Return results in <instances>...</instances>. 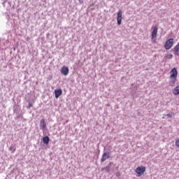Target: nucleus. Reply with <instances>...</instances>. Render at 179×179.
Segmentation results:
<instances>
[{
  "label": "nucleus",
  "mask_w": 179,
  "mask_h": 179,
  "mask_svg": "<svg viewBox=\"0 0 179 179\" xmlns=\"http://www.w3.org/2000/svg\"><path fill=\"white\" fill-rule=\"evenodd\" d=\"M178 76V71H177V68L174 67L170 71L171 81L169 83V86H174V85H176V82H177Z\"/></svg>",
  "instance_id": "1"
},
{
  "label": "nucleus",
  "mask_w": 179,
  "mask_h": 179,
  "mask_svg": "<svg viewBox=\"0 0 179 179\" xmlns=\"http://www.w3.org/2000/svg\"><path fill=\"white\" fill-rule=\"evenodd\" d=\"M157 25H155L154 27H152V31L151 34V38L152 40H153L154 43H156V37H157Z\"/></svg>",
  "instance_id": "2"
},
{
  "label": "nucleus",
  "mask_w": 179,
  "mask_h": 179,
  "mask_svg": "<svg viewBox=\"0 0 179 179\" xmlns=\"http://www.w3.org/2000/svg\"><path fill=\"white\" fill-rule=\"evenodd\" d=\"M173 45H174V39L170 38L166 41L165 45H164V48H165V50H170V48H171V47H173Z\"/></svg>",
  "instance_id": "3"
},
{
  "label": "nucleus",
  "mask_w": 179,
  "mask_h": 179,
  "mask_svg": "<svg viewBox=\"0 0 179 179\" xmlns=\"http://www.w3.org/2000/svg\"><path fill=\"white\" fill-rule=\"evenodd\" d=\"M135 171L138 174V177H141L146 171V167L138 166L136 169Z\"/></svg>",
  "instance_id": "4"
},
{
  "label": "nucleus",
  "mask_w": 179,
  "mask_h": 179,
  "mask_svg": "<svg viewBox=\"0 0 179 179\" xmlns=\"http://www.w3.org/2000/svg\"><path fill=\"white\" fill-rule=\"evenodd\" d=\"M117 21L118 26L121 25V22H122V11L121 10L117 13Z\"/></svg>",
  "instance_id": "5"
},
{
  "label": "nucleus",
  "mask_w": 179,
  "mask_h": 179,
  "mask_svg": "<svg viewBox=\"0 0 179 179\" xmlns=\"http://www.w3.org/2000/svg\"><path fill=\"white\" fill-rule=\"evenodd\" d=\"M60 72L62 75L66 76V75L69 73V69L66 66H63L62 67Z\"/></svg>",
  "instance_id": "6"
},
{
  "label": "nucleus",
  "mask_w": 179,
  "mask_h": 179,
  "mask_svg": "<svg viewBox=\"0 0 179 179\" xmlns=\"http://www.w3.org/2000/svg\"><path fill=\"white\" fill-rule=\"evenodd\" d=\"M110 152H104L101 158V162L103 163V162H106L107 159H110Z\"/></svg>",
  "instance_id": "7"
},
{
  "label": "nucleus",
  "mask_w": 179,
  "mask_h": 179,
  "mask_svg": "<svg viewBox=\"0 0 179 179\" xmlns=\"http://www.w3.org/2000/svg\"><path fill=\"white\" fill-rule=\"evenodd\" d=\"M40 127L41 129H45L47 124H45V120L42 119L40 122Z\"/></svg>",
  "instance_id": "8"
},
{
  "label": "nucleus",
  "mask_w": 179,
  "mask_h": 179,
  "mask_svg": "<svg viewBox=\"0 0 179 179\" xmlns=\"http://www.w3.org/2000/svg\"><path fill=\"white\" fill-rule=\"evenodd\" d=\"M61 94H62V90L59 89L55 90V96L56 99H58Z\"/></svg>",
  "instance_id": "9"
},
{
  "label": "nucleus",
  "mask_w": 179,
  "mask_h": 179,
  "mask_svg": "<svg viewBox=\"0 0 179 179\" xmlns=\"http://www.w3.org/2000/svg\"><path fill=\"white\" fill-rule=\"evenodd\" d=\"M173 50L175 55H178V57H179V43L174 47Z\"/></svg>",
  "instance_id": "10"
},
{
  "label": "nucleus",
  "mask_w": 179,
  "mask_h": 179,
  "mask_svg": "<svg viewBox=\"0 0 179 179\" xmlns=\"http://www.w3.org/2000/svg\"><path fill=\"white\" fill-rule=\"evenodd\" d=\"M173 94H174V96H178L179 94V85L178 86H176L173 90Z\"/></svg>",
  "instance_id": "11"
},
{
  "label": "nucleus",
  "mask_w": 179,
  "mask_h": 179,
  "mask_svg": "<svg viewBox=\"0 0 179 179\" xmlns=\"http://www.w3.org/2000/svg\"><path fill=\"white\" fill-rule=\"evenodd\" d=\"M43 142L45 143V145H48L50 142V138L48 136H45L43 138Z\"/></svg>",
  "instance_id": "12"
},
{
  "label": "nucleus",
  "mask_w": 179,
  "mask_h": 179,
  "mask_svg": "<svg viewBox=\"0 0 179 179\" xmlns=\"http://www.w3.org/2000/svg\"><path fill=\"white\" fill-rule=\"evenodd\" d=\"M173 113H169L167 115H164L162 118L163 119H164V118H171V117H173Z\"/></svg>",
  "instance_id": "13"
},
{
  "label": "nucleus",
  "mask_w": 179,
  "mask_h": 179,
  "mask_svg": "<svg viewBox=\"0 0 179 179\" xmlns=\"http://www.w3.org/2000/svg\"><path fill=\"white\" fill-rule=\"evenodd\" d=\"M9 150H10L12 152V153H15V152H16V146L15 145H11L9 148Z\"/></svg>",
  "instance_id": "14"
},
{
  "label": "nucleus",
  "mask_w": 179,
  "mask_h": 179,
  "mask_svg": "<svg viewBox=\"0 0 179 179\" xmlns=\"http://www.w3.org/2000/svg\"><path fill=\"white\" fill-rule=\"evenodd\" d=\"M164 58H167L168 59H171V58H173V55L167 53L166 55H165Z\"/></svg>",
  "instance_id": "15"
},
{
  "label": "nucleus",
  "mask_w": 179,
  "mask_h": 179,
  "mask_svg": "<svg viewBox=\"0 0 179 179\" xmlns=\"http://www.w3.org/2000/svg\"><path fill=\"white\" fill-rule=\"evenodd\" d=\"M175 145L177 148H179V138L176 140Z\"/></svg>",
  "instance_id": "16"
},
{
  "label": "nucleus",
  "mask_w": 179,
  "mask_h": 179,
  "mask_svg": "<svg viewBox=\"0 0 179 179\" xmlns=\"http://www.w3.org/2000/svg\"><path fill=\"white\" fill-rule=\"evenodd\" d=\"M104 170H105L107 173H108V172L110 171V166H106V167L104 169Z\"/></svg>",
  "instance_id": "17"
},
{
  "label": "nucleus",
  "mask_w": 179,
  "mask_h": 179,
  "mask_svg": "<svg viewBox=\"0 0 179 179\" xmlns=\"http://www.w3.org/2000/svg\"><path fill=\"white\" fill-rule=\"evenodd\" d=\"M31 107H33V103H29L28 104L27 108H31Z\"/></svg>",
  "instance_id": "18"
},
{
  "label": "nucleus",
  "mask_w": 179,
  "mask_h": 179,
  "mask_svg": "<svg viewBox=\"0 0 179 179\" xmlns=\"http://www.w3.org/2000/svg\"><path fill=\"white\" fill-rule=\"evenodd\" d=\"M78 2H79L80 3H83V0H78Z\"/></svg>",
  "instance_id": "19"
}]
</instances>
